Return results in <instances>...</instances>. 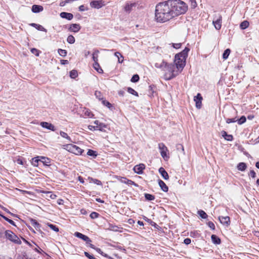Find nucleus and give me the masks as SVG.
Segmentation results:
<instances>
[{"label": "nucleus", "mask_w": 259, "mask_h": 259, "mask_svg": "<svg viewBox=\"0 0 259 259\" xmlns=\"http://www.w3.org/2000/svg\"><path fill=\"white\" fill-rule=\"evenodd\" d=\"M169 0L159 3L155 7V19L158 22L164 23L174 18Z\"/></svg>", "instance_id": "nucleus-1"}, {"label": "nucleus", "mask_w": 259, "mask_h": 259, "mask_svg": "<svg viewBox=\"0 0 259 259\" xmlns=\"http://www.w3.org/2000/svg\"><path fill=\"white\" fill-rule=\"evenodd\" d=\"M155 67L160 68L164 72V78L165 80H168L175 77L180 72V70L176 68L175 63H167L164 61H162L161 63H156L155 64Z\"/></svg>", "instance_id": "nucleus-2"}, {"label": "nucleus", "mask_w": 259, "mask_h": 259, "mask_svg": "<svg viewBox=\"0 0 259 259\" xmlns=\"http://www.w3.org/2000/svg\"><path fill=\"white\" fill-rule=\"evenodd\" d=\"M171 6L174 17L185 14L187 10L186 4L181 0H169Z\"/></svg>", "instance_id": "nucleus-3"}, {"label": "nucleus", "mask_w": 259, "mask_h": 259, "mask_svg": "<svg viewBox=\"0 0 259 259\" xmlns=\"http://www.w3.org/2000/svg\"><path fill=\"white\" fill-rule=\"evenodd\" d=\"M190 50H183V51L175 56L174 63L176 68L181 71L186 65V61L188 57V52Z\"/></svg>", "instance_id": "nucleus-4"}, {"label": "nucleus", "mask_w": 259, "mask_h": 259, "mask_svg": "<svg viewBox=\"0 0 259 259\" xmlns=\"http://www.w3.org/2000/svg\"><path fill=\"white\" fill-rule=\"evenodd\" d=\"M64 149L66 150L69 152L72 153L77 155H80L82 154L84 150L76 145L71 144H68L63 145Z\"/></svg>", "instance_id": "nucleus-5"}, {"label": "nucleus", "mask_w": 259, "mask_h": 259, "mask_svg": "<svg viewBox=\"0 0 259 259\" xmlns=\"http://www.w3.org/2000/svg\"><path fill=\"white\" fill-rule=\"evenodd\" d=\"M5 234L6 238L12 242L17 244H20L21 243L20 238L12 231L10 230H6Z\"/></svg>", "instance_id": "nucleus-6"}, {"label": "nucleus", "mask_w": 259, "mask_h": 259, "mask_svg": "<svg viewBox=\"0 0 259 259\" xmlns=\"http://www.w3.org/2000/svg\"><path fill=\"white\" fill-rule=\"evenodd\" d=\"M222 17L220 14H215L213 16L212 23L217 30H220L222 26Z\"/></svg>", "instance_id": "nucleus-7"}, {"label": "nucleus", "mask_w": 259, "mask_h": 259, "mask_svg": "<svg viewBox=\"0 0 259 259\" xmlns=\"http://www.w3.org/2000/svg\"><path fill=\"white\" fill-rule=\"evenodd\" d=\"M145 168V165L143 163H140L135 165L133 168L134 172L138 175H141L143 173V170Z\"/></svg>", "instance_id": "nucleus-8"}, {"label": "nucleus", "mask_w": 259, "mask_h": 259, "mask_svg": "<svg viewBox=\"0 0 259 259\" xmlns=\"http://www.w3.org/2000/svg\"><path fill=\"white\" fill-rule=\"evenodd\" d=\"M219 220L223 225L226 227H228L230 225V218L228 216H219Z\"/></svg>", "instance_id": "nucleus-9"}, {"label": "nucleus", "mask_w": 259, "mask_h": 259, "mask_svg": "<svg viewBox=\"0 0 259 259\" xmlns=\"http://www.w3.org/2000/svg\"><path fill=\"white\" fill-rule=\"evenodd\" d=\"M158 147L160 150V152L161 156L163 158H165L167 157V148L165 146V145L162 143H160L158 144Z\"/></svg>", "instance_id": "nucleus-10"}, {"label": "nucleus", "mask_w": 259, "mask_h": 259, "mask_svg": "<svg viewBox=\"0 0 259 259\" xmlns=\"http://www.w3.org/2000/svg\"><path fill=\"white\" fill-rule=\"evenodd\" d=\"M138 6H139L138 3H127L124 8V9L126 12L130 13L133 10L134 8H136Z\"/></svg>", "instance_id": "nucleus-11"}, {"label": "nucleus", "mask_w": 259, "mask_h": 259, "mask_svg": "<svg viewBox=\"0 0 259 259\" xmlns=\"http://www.w3.org/2000/svg\"><path fill=\"white\" fill-rule=\"evenodd\" d=\"M202 97L200 93H198L196 96L194 97V101L195 102L196 107L198 109H200L202 106Z\"/></svg>", "instance_id": "nucleus-12"}, {"label": "nucleus", "mask_w": 259, "mask_h": 259, "mask_svg": "<svg viewBox=\"0 0 259 259\" xmlns=\"http://www.w3.org/2000/svg\"><path fill=\"white\" fill-rule=\"evenodd\" d=\"M74 236L85 241L86 243H90L92 241L91 239L88 236L78 232H75Z\"/></svg>", "instance_id": "nucleus-13"}, {"label": "nucleus", "mask_w": 259, "mask_h": 259, "mask_svg": "<svg viewBox=\"0 0 259 259\" xmlns=\"http://www.w3.org/2000/svg\"><path fill=\"white\" fill-rule=\"evenodd\" d=\"M108 228L107 229L108 230L114 231V232H121L122 231V228L118 226L109 223Z\"/></svg>", "instance_id": "nucleus-14"}, {"label": "nucleus", "mask_w": 259, "mask_h": 259, "mask_svg": "<svg viewBox=\"0 0 259 259\" xmlns=\"http://www.w3.org/2000/svg\"><path fill=\"white\" fill-rule=\"evenodd\" d=\"M40 125L44 128H47L52 131H55L56 128L54 125L47 122H41Z\"/></svg>", "instance_id": "nucleus-15"}, {"label": "nucleus", "mask_w": 259, "mask_h": 259, "mask_svg": "<svg viewBox=\"0 0 259 259\" xmlns=\"http://www.w3.org/2000/svg\"><path fill=\"white\" fill-rule=\"evenodd\" d=\"M103 5L102 1H93L90 3L91 7L96 9L101 8Z\"/></svg>", "instance_id": "nucleus-16"}, {"label": "nucleus", "mask_w": 259, "mask_h": 259, "mask_svg": "<svg viewBox=\"0 0 259 259\" xmlns=\"http://www.w3.org/2000/svg\"><path fill=\"white\" fill-rule=\"evenodd\" d=\"M158 171L165 180H167L169 179L168 175L163 167H160Z\"/></svg>", "instance_id": "nucleus-17"}, {"label": "nucleus", "mask_w": 259, "mask_h": 259, "mask_svg": "<svg viewBox=\"0 0 259 259\" xmlns=\"http://www.w3.org/2000/svg\"><path fill=\"white\" fill-rule=\"evenodd\" d=\"M29 221L31 224L36 230H40L41 228V225L39 224L36 220L33 219L32 218H30Z\"/></svg>", "instance_id": "nucleus-18"}, {"label": "nucleus", "mask_w": 259, "mask_h": 259, "mask_svg": "<svg viewBox=\"0 0 259 259\" xmlns=\"http://www.w3.org/2000/svg\"><path fill=\"white\" fill-rule=\"evenodd\" d=\"M60 16L61 18L66 19L68 20H71L73 17L72 14L67 12H61L60 14Z\"/></svg>", "instance_id": "nucleus-19"}, {"label": "nucleus", "mask_w": 259, "mask_h": 259, "mask_svg": "<svg viewBox=\"0 0 259 259\" xmlns=\"http://www.w3.org/2000/svg\"><path fill=\"white\" fill-rule=\"evenodd\" d=\"M158 183L161 189L164 192H167L168 190V188L165 184V183L161 180H158Z\"/></svg>", "instance_id": "nucleus-20"}, {"label": "nucleus", "mask_w": 259, "mask_h": 259, "mask_svg": "<svg viewBox=\"0 0 259 259\" xmlns=\"http://www.w3.org/2000/svg\"><path fill=\"white\" fill-rule=\"evenodd\" d=\"M222 136L224 139L228 141H232L233 140V137L232 135H228L225 131L221 132Z\"/></svg>", "instance_id": "nucleus-21"}, {"label": "nucleus", "mask_w": 259, "mask_h": 259, "mask_svg": "<svg viewBox=\"0 0 259 259\" xmlns=\"http://www.w3.org/2000/svg\"><path fill=\"white\" fill-rule=\"evenodd\" d=\"M80 26L78 24H72L70 25L69 29L70 31L74 32H78L80 29Z\"/></svg>", "instance_id": "nucleus-22"}, {"label": "nucleus", "mask_w": 259, "mask_h": 259, "mask_svg": "<svg viewBox=\"0 0 259 259\" xmlns=\"http://www.w3.org/2000/svg\"><path fill=\"white\" fill-rule=\"evenodd\" d=\"M43 10L44 8L42 6L40 5H33L32 7V11L35 13H39L42 11Z\"/></svg>", "instance_id": "nucleus-23"}, {"label": "nucleus", "mask_w": 259, "mask_h": 259, "mask_svg": "<svg viewBox=\"0 0 259 259\" xmlns=\"http://www.w3.org/2000/svg\"><path fill=\"white\" fill-rule=\"evenodd\" d=\"M40 162L42 163L45 166H49L51 163V159L46 157L40 156Z\"/></svg>", "instance_id": "nucleus-24"}, {"label": "nucleus", "mask_w": 259, "mask_h": 259, "mask_svg": "<svg viewBox=\"0 0 259 259\" xmlns=\"http://www.w3.org/2000/svg\"><path fill=\"white\" fill-rule=\"evenodd\" d=\"M211 239L212 243L214 244L219 245L221 243L220 238L215 235H212L211 236Z\"/></svg>", "instance_id": "nucleus-25"}, {"label": "nucleus", "mask_w": 259, "mask_h": 259, "mask_svg": "<svg viewBox=\"0 0 259 259\" xmlns=\"http://www.w3.org/2000/svg\"><path fill=\"white\" fill-rule=\"evenodd\" d=\"M40 156H36L33 157L31 159V164L34 166H37L38 165V162H40Z\"/></svg>", "instance_id": "nucleus-26"}, {"label": "nucleus", "mask_w": 259, "mask_h": 259, "mask_svg": "<svg viewBox=\"0 0 259 259\" xmlns=\"http://www.w3.org/2000/svg\"><path fill=\"white\" fill-rule=\"evenodd\" d=\"M101 102L103 105L107 107L110 110H113L114 109L113 105L110 102H109L108 101L104 99V100H102V101Z\"/></svg>", "instance_id": "nucleus-27"}, {"label": "nucleus", "mask_w": 259, "mask_h": 259, "mask_svg": "<svg viewBox=\"0 0 259 259\" xmlns=\"http://www.w3.org/2000/svg\"><path fill=\"white\" fill-rule=\"evenodd\" d=\"M93 67L98 73L101 74L103 73V69L101 68L98 62L94 63Z\"/></svg>", "instance_id": "nucleus-28"}, {"label": "nucleus", "mask_w": 259, "mask_h": 259, "mask_svg": "<svg viewBox=\"0 0 259 259\" xmlns=\"http://www.w3.org/2000/svg\"><path fill=\"white\" fill-rule=\"evenodd\" d=\"M123 179H124V180L122 181V183H123L124 184H126L128 185H134L136 187H138V185L137 184L135 183L134 181H133L131 180H128L126 178H123Z\"/></svg>", "instance_id": "nucleus-29"}, {"label": "nucleus", "mask_w": 259, "mask_h": 259, "mask_svg": "<svg viewBox=\"0 0 259 259\" xmlns=\"http://www.w3.org/2000/svg\"><path fill=\"white\" fill-rule=\"evenodd\" d=\"M246 167V164L244 162H240L237 165V169L242 171H244Z\"/></svg>", "instance_id": "nucleus-30"}, {"label": "nucleus", "mask_w": 259, "mask_h": 259, "mask_svg": "<svg viewBox=\"0 0 259 259\" xmlns=\"http://www.w3.org/2000/svg\"><path fill=\"white\" fill-rule=\"evenodd\" d=\"M88 180L89 181V182L90 183H94L97 185H102V182H101V181L98 180V179H94L92 177H88Z\"/></svg>", "instance_id": "nucleus-31"}, {"label": "nucleus", "mask_w": 259, "mask_h": 259, "mask_svg": "<svg viewBox=\"0 0 259 259\" xmlns=\"http://www.w3.org/2000/svg\"><path fill=\"white\" fill-rule=\"evenodd\" d=\"M97 252L101 254L102 256L109 259H113L111 257L109 256L108 254L104 253L100 248L96 247L95 249Z\"/></svg>", "instance_id": "nucleus-32"}, {"label": "nucleus", "mask_w": 259, "mask_h": 259, "mask_svg": "<svg viewBox=\"0 0 259 259\" xmlns=\"http://www.w3.org/2000/svg\"><path fill=\"white\" fill-rule=\"evenodd\" d=\"M69 76L71 78L75 79L78 76V72L76 70H72L69 72Z\"/></svg>", "instance_id": "nucleus-33"}, {"label": "nucleus", "mask_w": 259, "mask_h": 259, "mask_svg": "<svg viewBox=\"0 0 259 259\" xmlns=\"http://www.w3.org/2000/svg\"><path fill=\"white\" fill-rule=\"evenodd\" d=\"M198 214L200 215V217L203 219H205L208 217L206 213L203 211V210H199L197 211Z\"/></svg>", "instance_id": "nucleus-34"}, {"label": "nucleus", "mask_w": 259, "mask_h": 259, "mask_svg": "<svg viewBox=\"0 0 259 259\" xmlns=\"http://www.w3.org/2000/svg\"><path fill=\"white\" fill-rule=\"evenodd\" d=\"M115 56L118 58V61L119 63H121L123 61V57L119 52H115Z\"/></svg>", "instance_id": "nucleus-35"}, {"label": "nucleus", "mask_w": 259, "mask_h": 259, "mask_svg": "<svg viewBox=\"0 0 259 259\" xmlns=\"http://www.w3.org/2000/svg\"><path fill=\"white\" fill-rule=\"evenodd\" d=\"M94 123L96 125V126L101 127L100 131H102V130L104 128H105L106 127V125L104 123H101L100 122H99V120H95L94 122Z\"/></svg>", "instance_id": "nucleus-36"}, {"label": "nucleus", "mask_w": 259, "mask_h": 259, "mask_svg": "<svg viewBox=\"0 0 259 259\" xmlns=\"http://www.w3.org/2000/svg\"><path fill=\"white\" fill-rule=\"evenodd\" d=\"M60 136L65 138V139H66L67 140H68L69 142H72V140H71V138L68 136V135H67V133L63 132V131H60Z\"/></svg>", "instance_id": "nucleus-37"}, {"label": "nucleus", "mask_w": 259, "mask_h": 259, "mask_svg": "<svg viewBox=\"0 0 259 259\" xmlns=\"http://www.w3.org/2000/svg\"><path fill=\"white\" fill-rule=\"evenodd\" d=\"M87 155L90 156H92L93 158H96L97 156V154L95 151L91 149H89L87 152Z\"/></svg>", "instance_id": "nucleus-38"}, {"label": "nucleus", "mask_w": 259, "mask_h": 259, "mask_svg": "<svg viewBox=\"0 0 259 259\" xmlns=\"http://www.w3.org/2000/svg\"><path fill=\"white\" fill-rule=\"evenodd\" d=\"M249 26V22L247 21H244L241 23L240 27L242 29H245Z\"/></svg>", "instance_id": "nucleus-39"}, {"label": "nucleus", "mask_w": 259, "mask_h": 259, "mask_svg": "<svg viewBox=\"0 0 259 259\" xmlns=\"http://www.w3.org/2000/svg\"><path fill=\"white\" fill-rule=\"evenodd\" d=\"M145 198L146 200L149 201L154 200L155 199V196L152 194L145 193L144 194Z\"/></svg>", "instance_id": "nucleus-40"}, {"label": "nucleus", "mask_w": 259, "mask_h": 259, "mask_svg": "<svg viewBox=\"0 0 259 259\" xmlns=\"http://www.w3.org/2000/svg\"><path fill=\"white\" fill-rule=\"evenodd\" d=\"M99 53V51L97 50L93 54V59L94 61V63L98 62V53Z\"/></svg>", "instance_id": "nucleus-41"}, {"label": "nucleus", "mask_w": 259, "mask_h": 259, "mask_svg": "<svg viewBox=\"0 0 259 259\" xmlns=\"http://www.w3.org/2000/svg\"><path fill=\"white\" fill-rule=\"evenodd\" d=\"M31 26L35 27V28H36L37 30H41V31H43L44 30H45V29L40 25H39V24H35V23H31L30 24Z\"/></svg>", "instance_id": "nucleus-42"}, {"label": "nucleus", "mask_w": 259, "mask_h": 259, "mask_svg": "<svg viewBox=\"0 0 259 259\" xmlns=\"http://www.w3.org/2000/svg\"><path fill=\"white\" fill-rule=\"evenodd\" d=\"M17 259H35L32 257H29L28 255L25 253H22L18 256Z\"/></svg>", "instance_id": "nucleus-43"}, {"label": "nucleus", "mask_w": 259, "mask_h": 259, "mask_svg": "<svg viewBox=\"0 0 259 259\" xmlns=\"http://www.w3.org/2000/svg\"><path fill=\"white\" fill-rule=\"evenodd\" d=\"M230 51H231L230 50H225V51H224V52L223 54V58L224 60H226L228 58V57L231 53Z\"/></svg>", "instance_id": "nucleus-44"}, {"label": "nucleus", "mask_w": 259, "mask_h": 259, "mask_svg": "<svg viewBox=\"0 0 259 259\" xmlns=\"http://www.w3.org/2000/svg\"><path fill=\"white\" fill-rule=\"evenodd\" d=\"M127 91L130 94L136 96H138V93L132 88H127Z\"/></svg>", "instance_id": "nucleus-45"}, {"label": "nucleus", "mask_w": 259, "mask_h": 259, "mask_svg": "<svg viewBox=\"0 0 259 259\" xmlns=\"http://www.w3.org/2000/svg\"><path fill=\"white\" fill-rule=\"evenodd\" d=\"M48 227L56 232H58L59 231L58 227L53 224H48Z\"/></svg>", "instance_id": "nucleus-46"}, {"label": "nucleus", "mask_w": 259, "mask_h": 259, "mask_svg": "<svg viewBox=\"0 0 259 259\" xmlns=\"http://www.w3.org/2000/svg\"><path fill=\"white\" fill-rule=\"evenodd\" d=\"M95 95L96 98H98L99 100H101V102L102 101V100H104V99L102 98V95L100 92L96 91L95 93Z\"/></svg>", "instance_id": "nucleus-47"}, {"label": "nucleus", "mask_w": 259, "mask_h": 259, "mask_svg": "<svg viewBox=\"0 0 259 259\" xmlns=\"http://www.w3.org/2000/svg\"><path fill=\"white\" fill-rule=\"evenodd\" d=\"M246 118L244 116H242L239 119H237V121L239 124H242L245 122Z\"/></svg>", "instance_id": "nucleus-48"}, {"label": "nucleus", "mask_w": 259, "mask_h": 259, "mask_svg": "<svg viewBox=\"0 0 259 259\" xmlns=\"http://www.w3.org/2000/svg\"><path fill=\"white\" fill-rule=\"evenodd\" d=\"M139 76L138 74H135L132 76L131 81L133 82H137L139 80Z\"/></svg>", "instance_id": "nucleus-49"}, {"label": "nucleus", "mask_w": 259, "mask_h": 259, "mask_svg": "<svg viewBox=\"0 0 259 259\" xmlns=\"http://www.w3.org/2000/svg\"><path fill=\"white\" fill-rule=\"evenodd\" d=\"M2 218L5 220H6L7 222H9L12 225H13L14 226H16V224H15V223L13 220H12L11 219H9V218H8L7 217H6L5 216H2Z\"/></svg>", "instance_id": "nucleus-50"}, {"label": "nucleus", "mask_w": 259, "mask_h": 259, "mask_svg": "<svg viewBox=\"0 0 259 259\" xmlns=\"http://www.w3.org/2000/svg\"><path fill=\"white\" fill-rule=\"evenodd\" d=\"M99 215L100 214L94 211L90 214V217H91V219H95L98 218L99 217Z\"/></svg>", "instance_id": "nucleus-51"}, {"label": "nucleus", "mask_w": 259, "mask_h": 259, "mask_svg": "<svg viewBox=\"0 0 259 259\" xmlns=\"http://www.w3.org/2000/svg\"><path fill=\"white\" fill-rule=\"evenodd\" d=\"M59 54L62 57H65L67 55V52L66 50H58Z\"/></svg>", "instance_id": "nucleus-52"}, {"label": "nucleus", "mask_w": 259, "mask_h": 259, "mask_svg": "<svg viewBox=\"0 0 259 259\" xmlns=\"http://www.w3.org/2000/svg\"><path fill=\"white\" fill-rule=\"evenodd\" d=\"M67 40L69 44H73L75 41V38L72 35H70L68 36Z\"/></svg>", "instance_id": "nucleus-53"}, {"label": "nucleus", "mask_w": 259, "mask_h": 259, "mask_svg": "<svg viewBox=\"0 0 259 259\" xmlns=\"http://www.w3.org/2000/svg\"><path fill=\"white\" fill-rule=\"evenodd\" d=\"M101 127L93 126V125H89L88 128L91 131H95V130H101Z\"/></svg>", "instance_id": "nucleus-54"}, {"label": "nucleus", "mask_w": 259, "mask_h": 259, "mask_svg": "<svg viewBox=\"0 0 259 259\" xmlns=\"http://www.w3.org/2000/svg\"><path fill=\"white\" fill-rule=\"evenodd\" d=\"M84 115L90 118H92L94 116V114L89 110H86L84 111Z\"/></svg>", "instance_id": "nucleus-55"}, {"label": "nucleus", "mask_w": 259, "mask_h": 259, "mask_svg": "<svg viewBox=\"0 0 259 259\" xmlns=\"http://www.w3.org/2000/svg\"><path fill=\"white\" fill-rule=\"evenodd\" d=\"M30 51L32 53V54H34L36 56H38L39 53H41V52L39 50H30Z\"/></svg>", "instance_id": "nucleus-56"}, {"label": "nucleus", "mask_w": 259, "mask_h": 259, "mask_svg": "<svg viewBox=\"0 0 259 259\" xmlns=\"http://www.w3.org/2000/svg\"><path fill=\"white\" fill-rule=\"evenodd\" d=\"M237 121V119L236 118H227L226 119V122L227 123H234Z\"/></svg>", "instance_id": "nucleus-57"}, {"label": "nucleus", "mask_w": 259, "mask_h": 259, "mask_svg": "<svg viewBox=\"0 0 259 259\" xmlns=\"http://www.w3.org/2000/svg\"><path fill=\"white\" fill-rule=\"evenodd\" d=\"M208 226L212 230H215V225L212 222H208L207 223Z\"/></svg>", "instance_id": "nucleus-58"}, {"label": "nucleus", "mask_w": 259, "mask_h": 259, "mask_svg": "<svg viewBox=\"0 0 259 259\" xmlns=\"http://www.w3.org/2000/svg\"><path fill=\"white\" fill-rule=\"evenodd\" d=\"M84 254L89 259H96L93 255H91L88 252H84Z\"/></svg>", "instance_id": "nucleus-59"}, {"label": "nucleus", "mask_w": 259, "mask_h": 259, "mask_svg": "<svg viewBox=\"0 0 259 259\" xmlns=\"http://www.w3.org/2000/svg\"><path fill=\"white\" fill-rule=\"evenodd\" d=\"M182 44L178 43V44H172V46L174 49H180L182 47Z\"/></svg>", "instance_id": "nucleus-60"}, {"label": "nucleus", "mask_w": 259, "mask_h": 259, "mask_svg": "<svg viewBox=\"0 0 259 259\" xmlns=\"http://www.w3.org/2000/svg\"><path fill=\"white\" fill-rule=\"evenodd\" d=\"M79 11L81 12H83L84 11H87L88 10V8L87 7H85L84 5H81L78 8Z\"/></svg>", "instance_id": "nucleus-61"}, {"label": "nucleus", "mask_w": 259, "mask_h": 259, "mask_svg": "<svg viewBox=\"0 0 259 259\" xmlns=\"http://www.w3.org/2000/svg\"><path fill=\"white\" fill-rule=\"evenodd\" d=\"M154 86H152V85H150L149 86V88H150V90H149V94H151L150 95V96H153V94L154 93V91L153 90V88H154Z\"/></svg>", "instance_id": "nucleus-62"}, {"label": "nucleus", "mask_w": 259, "mask_h": 259, "mask_svg": "<svg viewBox=\"0 0 259 259\" xmlns=\"http://www.w3.org/2000/svg\"><path fill=\"white\" fill-rule=\"evenodd\" d=\"M191 242V239L188 238L185 239L184 240V243L186 245H188V244H190Z\"/></svg>", "instance_id": "nucleus-63"}, {"label": "nucleus", "mask_w": 259, "mask_h": 259, "mask_svg": "<svg viewBox=\"0 0 259 259\" xmlns=\"http://www.w3.org/2000/svg\"><path fill=\"white\" fill-rule=\"evenodd\" d=\"M252 178H254L256 176L255 172L253 170H251L249 174Z\"/></svg>", "instance_id": "nucleus-64"}]
</instances>
